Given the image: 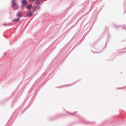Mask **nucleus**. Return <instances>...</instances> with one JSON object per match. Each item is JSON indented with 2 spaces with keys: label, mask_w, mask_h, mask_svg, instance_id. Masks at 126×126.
<instances>
[{
  "label": "nucleus",
  "mask_w": 126,
  "mask_h": 126,
  "mask_svg": "<svg viewBox=\"0 0 126 126\" xmlns=\"http://www.w3.org/2000/svg\"><path fill=\"white\" fill-rule=\"evenodd\" d=\"M32 15V14L31 12H28L27 15V16L30 17Z\"/></svg>",
  "instance_id": "obj_3"
},
{
  "label": "nucleus",
  "mask_w": 126,
  "mask_h": 126,
  "mask_svg": "<svg viewBox=\"0 0 126 126\" xmlns=\"http://www.w3.org/2000/svg\"><path fill=\"white\" fill-rule=\"evenodd\" d=\"M35 1V0H29V1L31 2H34Z\"/></svg>",
  "instance_id": "obj_8"
},
{
  "label": "nucleus",
  "mask_w": 126,
  "mask_h": 126,
  "mask_svg": "<svg viewBox=\"0 0 126 126\" xmlns=\"http://www.w3.org/2000/svg\"><path fill=\"white\" fill-rule=\"evenodd\" d=\"M21 2L24 5H26L27 3L26 0H22L21 1Z\"/></svg>",
  "instance_id": "obj_2"
},
{
  "label": "nucleus",
  "mask_w": 126,
  "mask_h": 126,
  "mask_svg": "<svg viewBox=\"0 0 126 126\" xmlns=\"http://www.w3.org/2000/svg\"><path fill=\"white\" fill-rule=\"evenodd\" d=\"M22 15V12H19L18 13L17 16L18 17H21Z\"/></svg>",
  "instance_id": "obj_5"
},
{
  "label": "nucleus",
  "mask_w": 126,
  "mask_h": 126,
  "mask_svg": "<svg viewBox=\"0 0 126 126\" xmlns=\"http://www.w3.org/2000/svg\"><path fill=\"white\" fill-rule=\"evenodd\" d=\"M20 20V19L18 18H17L13 20V21L14 22H16Z\"/></svg>",
  "instance_id": "obj_7"
},
{
  "label": "nucleus",
  "mask_w": 126,
  "mask_h": 126,
  "mask_svg": "<svg viewBox=\"0 0 126 126\" xmlns=\"http://www.w3.org/2000/svg\"><path fill=\"white\" fill-rule=\"evenodd\" d=\"M12 3L13 4L12 6L14 9L16 10L19 8V6L16 3L15 0H12Z\"/></svg>",
  "instance_id": "obj_1"
},
{
  "label": "nucleus",
  "mask_w": 126,
  "mask_h": 126,
  "mask_svg": "<svg viewBox=\"0 0 126 126\" xmlns=\"http://www.w3.org/2000/svg\"><path fill=\"white\" fill-rule=\"evenodd\" d=\"M25 5H24L23 4V5H21V7L22 8H24L25 6Z\"/></svg>",
  "instance_id": "obj_9"
},
{
  "label": "nucleus",
  "mask_w": 126,
  "mask_h": 126,
  "mask_svg": "<svg viewBox=\"0 0 126 126\" xmlns=\"http://www.w3.org/2000/svg\"><path fill=\"white\" fill-rule=\"evenodd\" d=\"M32 7V5L31 4L28 5L27 7V8L28 9H30Z\"/></svg>",
  "instance_id": "obj_4"
},
{
  "label": "nucleus",
  "mask_w": 126,
  "mask_h": 126,
  "mask_svg": "<svg viewBox=\"0 0 126 126\" xmlns=\"http://www.w3.org/2000/svg\"><path fill=\"white\" fill-rule=\"evenodd\" d=\"M41 2V0H37L36 2H35V3L36 4H40Z\"/></svg>",
  "instance_id": "obj_6"
}]
</instances>
